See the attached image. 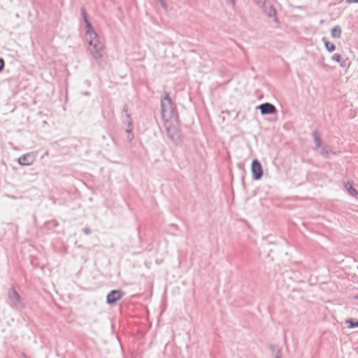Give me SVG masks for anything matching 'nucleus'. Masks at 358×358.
Instances as JSON below:
<instances>
[{
	"label": "nucleus",
	"mask_w": 358,
	"mask_h": 358,
	"mask_svg": "<svg viewBox=\"0 0 358 358\" xmlns=\"http://www.w3.org/2000/svg\"><path fill=\"white\" fill-rule=\"evenodd\" d=\"M346 62L347 60L345 59H341L339 64L342 67H345L346 66Z\"/></svg>",
	"instance_id": "nucleus-17"
},
{
	"label": "nucleus",
	"mask_w": 358,
	"mask_h": 358,
	"mask_svg": "<svg viewBox=\"0 0 358 358\" xmlns=\"http://www.w3.org/2000/svg\"><path fill=\"white\" fill-rule=\"evenodd\" d=\"M83 231L86 234V235H89L90 233H91V230L89 229V228H84L83 229Z\"/></svg>",
	"instance_id": "nucleus-19"
},
{
	"label": "nucleus",
	"mask_w": 358,
	"mask_h": 358,
	"mask_svg": "<svg viewBox=\"0 0 358 358\" xmlns=\"http://www.w3.org/2000/svg\"><path fill=\"white\" fill-rule=\"evenodd\" d=\"M86 39L92 47L91 54L94 59L101 65L103 57V44L100 42L97 34L92 26V24H86L85 26Z\"/></svg>",
	"instance_id": "nucleus-1"
},
{
	"label": "nucleus",
	"mask_w": 358,
	"mask_h": 358,
	"mask_svg": "<svg viewBox=\"0 0 358 358\" xmlns=\"http://www.w3.org/2000/svg\"><path fill=\"white\" fill-rule=\"evenodd\" d=\"M251 171L252 174V178L254 180H259L263 175L262 167L260 162L257 159L252 161L251 164Z\"/></svg>",
	"instance_id": "nucleus-5"
},
{
	"label": "nucleus",
	"mask_w": 358,
	"mask_h": 358,
	"mask_svg": "<svg viewBox=\"0 0 358 358\" xmlns=\"http://www.w3.org/2000/svg\"><path fill=\"white\" fill-rule=\"evenodd\" d=\"M4 67V60L0 58V72L3 69Z\"/></svg>",
	"instance_id": "nucleus-18"
},
{
	"label": "nucleus",
	"mask_w": 358,
	"mask_h": 358,
	"mask_svg": "<svg viewBox=\"0 0 358 358\" xmlns=\"http://www.w3.org/2000/svg\"><path fill=\"white\" fill-rule=\"evenodd\" d=\"M320 148V154L324 157H327L329 154L333 153L331 148L328 145L323 144Z\"/></svg>",
	"instance_id": "nucleus-10"
},
{
	"label": "nucleus",
	"mask_w": 358,
	"mask_h": 358,
	"mask_svg": "<svg viewBox=\"0 0 358 358\" xmlns=\"http://www.w3.org/2000/svg\"><path fill=\"white\" fill-rule=\"evenodd\" d=\"M345 187L348 190V194L354 196L357 200H358V191L352 186L351 183L347 182L346 183H345Z\"/></svg>",
	"instance_id": "nucleus-9"
},
{
	"label": "nucleus",
	"mask_w": 358,
	"mask_h": 358,
	"mask_svg": "<svg viewBox=\"0 0 358 358\" xmlns=\"http://www.w3.org/2000/svg\"><path fill=\"white\" fill-rule=\"evenodd\" d=\"M166 134L173 143H177L180 141V134L178 129L168 121H165Z\"/></svg>",
	"instance_id": "nucleus-3"
},
{
	"label": "nucleus",
	"mask_w": 358,
	"mask_h": 358,
	"mask_svg": "<svg viewBox=\"0 0 358 358\" xmlns=\"http://www.w3.org/2000/svg\"><path fill=\"white\" fill-rule=\"evenodd\" d=\"M161 111L162 118L165 121L174 118L176 116L172 101L167 92H165L164 96L161 99Z\"/></svg>",
	"instance_id": "nucleus-2"
},
{
	"label": "nucleus",
	"mask_w": 358,
	"mask_h": 358,
	"mask_svg": "<svg viewBox=\"0 0 358 358\" xmlns=\"http://www.w3.org/2000/svg\"><path fill=\"white\" fill-rule=\"evenodd\" d=\"M350 3H358V0H348Z\"/></svg>",
	"instance_id": "nucleus-20"
},
{
	"label": "nucleus",
	"mask_w": 358,
	"mask_h": 358,
	"mask_svg": "<svg viewBox=\"0 0 358 358\" xmlns=\"http://www.w3.org/2000/svg\"><path fill=\"white\" fill-rule=\"evenodd\" d=\"M341 28L339 26L334 27L331 31V35L333 38H338L341 36Z\"/></svg>",
	"instance_id": "nucleus-11"
},
{
	"label": "nucleus",
	"mask_w": 358,
	"mask_h": 358,
	"mask_svg": "<svg viewBox=\"0 0 358 358\" xmlns=\"http://www.w3.org/2000/svg\"><path fill=\"white\" fill-rule=\"evenodd\" d=\"M313 136L314 138V142L315 143L316 148H320L323 144L322 143L321 138L317 131H314L313 133Z\"/></svg>",
	"instance_id": "nucleus-12"
},
{
	"label": "nucleus",
	"mask_w": 358,
	"mask_h": 358,
	"mask_svg": "<svg viewBox=\"0 0 358 358\" xmlns=\"http://www.w3.org/2000/svg\"><path fill=\"white\" fill-rule=\"evenodd\" d=\"M354 299H356V300H358V295L355 296H354Z\"/></svg>",
	"instance_id": "nucleus-21"
},
{
	"label": "nucleus",
	"mask_w": 358,
	"mask_h": 358,
	"mask_svg": "<svg viewBox=\"0 0 358 358\" xmlns=\"http://www.w3.org/2000/svg\"><path fill=\"white\" fill-rule=\"evenodd\" d=\"M262 115L274 114L277 112L275 106L270 103H264L257 106Z\"/></svg>",
	"instance_id": "nucleus-8"
},
{
	"label": "nucleus",
	"mask_w": 358,
	"mask_h": 358,
	"mask_svg": "<svg viewBox=\"0 0 358 358\" xmlns=\"http://www.w3.org/2000/svg\"><path fill=\"white\" fill-rule=\"evenodd\" d=\"M8 299L12 306L18 309L23 308V303L22 301L21 297L14 289H10L9 290Z\"/></svg>",
	"instance_id": "nucleus-4"
},
{
	"label": "nucleus",
	"mask_w": 358,
	"mask_h": 358,
	"mask_svg": "<svg viewBox=\"0 0 358 358\" xmlns=\"http://www.w3.org/2000/svg\"><path fill=\"white\" fill-rule=\"evenodd\" d=\"M342 59V57L341 55L339 54H334L332 57H331V59L333 61H335L336 62H341V59Z\"/></svg>",
	"instance_id": "nucleus-16"
},
{
	"label": "nucleus",
	"mask_w": 358,
	"mask_h": 358,
	"mask_svg": "<svg viewBox=\"0 0 358 358\" xmlns=\"http://www.w3.org/2000/svg\"><path fill=\"white\" fill-rule=\"evenodd\" d=\"M124 294L121 290L119 289H114L110 291L106 297L107 303L109 304H113L115 302H117L118 300H120L122 296Z\"/></svg>",
	"instance_id": "nucleus-7"
},
{
	"label": "nucleus",
	"mask_w": 358,
	"mask_h": 358,
	"mask_svg": "<svg viewBox=\"0 0 358 358\" xmlns=\"http://www.w3.org/2000/svg\"><path fill=\"white\" fill-rule=\"evenodd\" d=\"M271 350L274 354L275 358H281V355H282L281 349H280L275 346H271Z\"/></svg>",
	"instance_id": "nucleus-14"
},
{
	"label": "nucleus",
	"mask_w": 358,
	"mask_h": 358,
	"mask_svg": "<svg viewBox=\"0 0 358 358\" xmlns=\"http://www.w3.org/2000/svg\"><path fill=\"white\" fill-rule=\"evenodd\" d=\"M357 269H358V266H357Z\"/></svg>",
	"instance_id": "nucleus-22"
},
{
	"label": "nucleus",
	"mask_w": 358,
	"mask_h": 358,
	"mask_svg": "<svg viewBox=\"0 0 358 358\" xmlns=\"http://www.w3.org/2000/svg\"><path fill=\"white\" fill-rule=\"evenodd\" d=\"M36 154L34 152L26 153L18 158V163L22 166L31 165L35 161Z\"/></svg>",
	"instance_id": "nucleus-6"
},
{
	"label": "nucleus",
	"mask_w": 358,
	"mask_h": 358,
	"mask_svg": "<svg viewBox=\"0 0 358 358\" xmlns=\"http://www.w3.org/2000/svg\"><path fill=\"white\" fill-rule=\"evenodd\" d=\"M322 41L324 42V46L327 51L331 52L335 50L336 46L333 43L327 41L324 38H322Z\"/></svg>",
	"instance_id": "nucleus-13"
},
{
	"label": "nucleus",
	"mask_w": 358,
	"mask_h": 358,
	"mask_svg": "<svg viewBox=\"0 0 358 358\" xmlns=\"http://www.w3.org/2000/svg\"><path fill=\"white\" fill-rule=\"evenodd\" d=\"M345 323L348 324V328L358 327V321L355 322L353 320H347Z\"/></svg>",
	"instance_id": "nucleus-15"
}]
</instances>
